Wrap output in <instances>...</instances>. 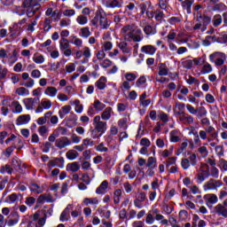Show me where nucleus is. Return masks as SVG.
Instances as JSON below:
<instances>
[{"label": "nucleus", "mask_w": 227, "mask_h": 227, "mask_svg": "<svg viewBox=\"0 0 227 227\" xmlns=\"http://www.w3.org/2000/svg\"><path fill=\"white\" fill-rule=\"evenodd\" d=\"M124 79L128 81V82H134V81L137 79V75L134 73H126L124 74Z\"/></svg>", "instance_id": "13d9d810"}, {"label": "nucleus", "mask_w": 227, "mask_h": 227, "mask_svg": "<svg viewBox=\"0 0 227 227\" xmlns=\"http://www.w3.org/2000/svg\"><path fill=\"white\" fill-rule=\"evenodd\" d=\"M93 127L91 130L90 137L92 139H100L104 136L105 132H107V122L102 121L100 115H96L93 119Z\"/></svg>", "instance_id": "7ed1b4c3"}, {"label": "nucleus", "mask_w": 227, "mask_h": 227, "mask_svg": "<svg viewBox=\"0 0 227 227\" xmlns=\"http://www.w3.org/2000/svg\"><path fill=\"white\" fill-rule=\"evenodd\" d=\"M180 136H182V134L180 133V130H178V129H174V130L170 131V133H169L170 142L171 143L180 142V139H181Z\"/></svg>", "instance_id": "5701e85b"}, {"label": "nucleus", "mask_w": 227, "mask_h": 227, "mask_svg": "<svg viewBox=\"0 0 227 227\" xmlns=\"http://www.w3.org/2000/svg\"><path fill=\"white\" fill-rule=\"evenodd\" d=\"M12 106L13 107V113L16 114H20L22 113V105L19 101H12Z\"/></svg>", "instance_id": "a18cd8bd"}, {"label": "nucleus", "mask_w": 227, "mask_h": 227, "mask_svg": "<svg viewBox=\"0 0 227 227\" xmlns=\"http://www.w3.org/2000/svg\"><path fill=\"white\" fill-rule=\"evenodd\" d=\"M70 145H72V141L67 137H61L55 141V146L59 148V150H63V148H67V146H70Z\"/></svg>", "instance_id": "ddd939ff"}, {"label": "nucleus", "mask_w": 227, "mask_h": 227, "mask_svg": "<svg viewBox=\"0 0 227 227\" xmlns=\"http://www.w3.org/2000/svg\"><path fill=\"white\" fill-rule=\"evenodd\" d=\"M96 152H99L100 153H107L109 152V148L106 147L104 143H100L95 147Z\"/></svg>", "instance_id": "bf43d9fd"}, {"label": "nucleus", "mask_w": 227, "mask_h": 227, "mask_svg": "<svg viewBox=\"0 0 227 227\" xmlns=\"http://www.w3.org/2000/svg\"><path fill=\"white\" fill-rule=\"evenodd\" d=\"M210 176V174H207L205 172H201L198 170L197 175L195 176L197 184H202Z\"/></svg>", "instance_id": "c85d7f7f"}, {"label": "nucleus", "mask_w": 227, "mask_h": 227, "mask_svg": "<svg viewBox=\"0 0 227 227\" xmlns=\"http://www.w3.org/2000/svg\"><path fill=\"white\" fill-rule=\"evenodd\" d=\"M104 109H106V104L100 102L98 99H95L93 104L89 106L87 114L89 116H93L98 114V113L104 111Z\"/></svg>", "instance_id": "423d86ee"}, {"label": "nucleus", "mask_w": 227, "mask_h": 227, "mask_svg": "<svg viewBox=\"0 0 227 227\" xmlns=\"http://www.w3.org/2000/svg\"><path fill=\"white\" fill-rule=\"evenodd\" d=\"M183 68H186V70H191L192 68V59H183L181 62Z\"/></svg>", "instance_id": "680f3d73"}, {"label": "nucleus", "mask_w": 227, "mask_h": 227, "mask_svg": "<svg viewBox=\"0 0 227 227\" xmlns=\"http://www.w3.org/2000/svg\"><path fill=\"white\" fill-rule=\"evenodd\" d=\"M145 223L146 224H153L155 223V218L153 217V215L152 214V211H149L145 217Z\"/></svg>", "instance_id": "338daca9"}, {"label": "nucleus", "mask_w": 227, "mask_h": 227, "mask_svg": "<svg viewBox=\"0 0 227 227\" xmlns=\"http://www.w3.org/2000/svg\"><path fill=\"white\" fill-rule=\"evenodd\" d=\"M123 6V0H112L111 8H121Z\"/></svg>", "instance_id": "774afa93"}, {"label": "nucleus", "mask_w": 227, "mask_h": 227, "mask_svg": "<svg viewBox=\"0 0 227 227\" xmlns=\"http://www.w3.org/2000/svg\"><path fill=\"white\" fill-rule=\"evenodd\" d=\"M26 22H27V19L24 18L20 20L19 22L14 23L12 27H10L9 31L11 33V36L12 37L20 36V35H22V31H24V28L22 27V26H24Z\"/></svg>", "instance_id": "0eeeda50"}, {"label": "nucleus", "mask_w": 227, "mask_h": 227, "mask_svg": "<svg viewBox=\"0 0 227 227\" xmlns=\"http://www.w3.org/2000/svg\"><path fill=\"white\" fill-rule=\"evenodd\" d=\"M67 171H70V173H77L81 169V165L79 162L74 161L72 163H68L66 167Z\"/></svg>", "instance_id": "393cba45"}, {"label": "nucleus", "mask_w": 227, "mask_h": 227, "mask_svg": "<svg viewBox=\"0 0 227 227\" xmlns=\"http://www.w3.org/2000/svg\"><path fill=\"white\" fill-rule=\"evenodd\" d=\"M76 22L79 26H86L88 24V17L81 14L77 16Z\"/></svg>", "instance_id": "09e8293b"}, {"label": "nucleus", "mask_w": 227, "mask_h": 227, "mask_svg": "<svg viewBox=\"0 0 227 227\" xmlns=\"http://www.w3.org/2000/svg\"><path fill=\"white\" fill-rule=\"evenodd\" d=\"M37 132L41 136V137H47L49 135V127L46 125L41 126L37 129Z\"/></svg>", "instance_id": "79ce46f5"}, {"label": "nucleus", "mask_w": 227, "mask_h": 227, "mask_svg": "<svg viewBox=\"0 0 227 227\" xmlns=\"http://www.w3.org/2000/svg\"><path fill=\"white\" fill-rule=\"evenodd\" d=\"M81 58H82V59L80 61L81 65L90 63V59L91 58V49L85 46L82 50H77L74 52V59H81Z\"/></svg>", "instance_id": "39448f33"}, {"label": "nucleus", "mask_w": 227, "mask_h": 227, "mask_svg": "<svg viewBox=\"0 0 227 227\" xmlns=\"http://www.w3.org/2000/svg\"><path fill=\"white\" fill-rule=\"evenodd\" d=\"M185 107L186 106L184 103H180V102L176 103V106L174 108L175 114H177V115L185 114L184 113V111H185Z\"/></svg>", "instance_id": "473e14b6"}, {"label": "nucleus", "mask_w": 227, "mask_h": 227, "mask_svg": "<svg viewBox=\"0 0 227 227\" xmlns=\"http://www.w3.org/2000/svg\"><path fill=\"white\" fill-rule=\"evenodd\" d=\"M72 204H68L67 207L62 211L59 216L60 223H67V221H70V212H72Z\"/></svg>", "instance_id": "dca6fc26"}, {"label": "nucleus", "mask_w": 227, "mask_h": 227, "mask_svg": "<svg viewBox=\"0 0 227 227\" xmlns=\"http://www.w3.org/2000/svg\"><path fill=\"white\" fill-rule=\"evenodd\" d=\"M43 201H46L47 203H52L54 201V198H52V195L51 194H42L38 197L37 202L43 203Z\"/></svg>", "instance_id": "72a5a7b5"}, {"label": "nucleus", "mask_w": 227, "mask_h": 227, "mask_svg": "<svg viewBox=\"0 0 227 227\" xmlns=\"http://www.w3.org/2000/svg\"><path fill=\"white\" fill-rule=\"evenodd\" d=\"M197 152L201 155V157L205 158L208 155V149H207V146L202 145L198 148Z\"/></svg>", "instance_id": "69168bd1"}, {"label": "nucleus", "mask_w": 227, "mask_h": 227, "mask_svg": "<svg viewBox=\"0 0 227 227\" xmlns=\"http://www.w3.org/2000/svg\"><path fill=\"white\" fill-rule=\"evenodd\" d=\"M224 56H226L224 53L223 52H214L213 54L209 55V61L214 62L216 61L217 59H220L221 58H224Z\"/></svg>", "instance_id": "37998d69"}, {"label": "nucleus", "mask_w": 227, "mask_h": 227, "mask_svg": "<svg viewBox=\"0 0 227 227\" xmlns=\"http://www.w3.org/2000/svg\"><path fill=\"white\" fill-rule=\"evenodd\" d=\"M117 47L122 54H130L132 52V46L127 43V40L117 43Z\"/></svg>", "instance_id": "4468645a"}, {"label": "nucleus", "mask_w": 227, "mask_h": 227, "mask_svg": "<svg viewBox=\"0 0 227 227\" xmlns=\"http://www.w3.org/2000/svg\"><path fill=\"white\" fill-rule=\"evenodd\" d=\"M139 9L141 15H145V13L147 19H153V17H155V13L153 12V10H152V4H150V2L140 4Z\"/></svg>", "instance_id": "9d476101"}, {"label": "nucleus", "mask_w": 227, "mask_h": 227, "mask_svg": "<svg viewBox=\"0 0 227 227\" xmlns=\"http://www.w3.org/2000/svg\"><path fill=\"white\" fill-rule=\"evenodd\" d=\"M59 168L63 169L65 168V158H55L48 162V168Z\"/></svg>", "instance_id": "2eb2a0df"}, {"label": "nucleus", "mask_w": 227, "mask_h": 227, "mask_svg": "<svg viewBox=\"0 0 227 227\" xmlns=\"http://www.w3.org/2000/svg\"><path fill=\"white\" fill-rule=\"evenodd\" d=\"M22 198V195L20 193H12L6 197V202L10 205H13V203H16V201H19Z\"/></svg>", "instance_id": "7c9ffc66"}, {"label": "nucleus", "mask_w": 227, "mask_h": 227, "mask_svg": "<svg viewBox=\"0 0 227 227\" xmlns=\"http://www.w3.org/2000/svg\"><path fill=\"white\" fill-rule=\"evenodd\" d=\"M71 38H72V43L75 45V47H78L79 49L82 47V39L77 37V35H72Z\"/></svg>", "instance_id": "864d4df0"}, {"label": "nucleus", "mask_w": 227, "mask_h": 227, "mask_svg": "<svg viewBox=\"0 0 227 227\" xmlns=\"http://www.w3.org/2000/svg\"><path fill=\"white\" fill-rule=\"evenodd\" d=\"M90 26L96 27V29H107L109 27L107 14L102 7H98L94 18L90 20Z\"/></svg>", "instance_id": "f03ea898"}, {"label": "nucleus", "mask_w": 227, "mask_h": 227, "mask_svg": "<svg viewBox=\"0 0 227 227\" xmlns=\"http://www.w3.org/2000/svg\"><path fill=\"white\" fill-rule=\"evenodd\" d=\"M218 168H220L222 173H224L227 171V160L224 159H220L218 161Z\"/></svg>", "instance_id": "052dcab7"}, {"label": "nucleus", "mask_w": 227, "mask_h": 227, "mask_svg": "<svg viewBox=\"0 0 227 227\" xmlns=\"http://www.w3.org/2000/svg\"><path fill=\"white\" fill-rule=\"evenodd\" d=\"M30 191L32 192H35V194H42V192H43V188L42 186H38L36 184H33L30 185Z\"/></svg>", "instance_id": "5fc2aeb1"}, {"label": "nucleus", "mask_w": 227, "mask_h": 227, "mask_svg": "<svg viewBox=\"0 0 227 227\" xmlns=\"http://www.w3.org/2000/svg\"><path fill=\"white\" fill-rule=\"evenodd\" d=\"M59 51L66 58L72 56V48H70V41L67 38H60L59 40Z\"/></svg>", "instance_id": "1a4fd4ad"}, {"label": "nucleus", "mask_w": 227, "mask_h": 227, "mask_svg": "<svg viewBox=\"0 0 227 227\" xmlns=\"http://www.w3.org/2000/svg\"><path fill=\"white\" fill-rule=\"evenodd\" d=\"M96 88L98 90H106V86H107V78L105 76H101L96 82H95Z\"/></svg>", "instance_id": "bb28decb"}, {"label": "nucleus", "mask_w": 227, "mask_h": 227, "mask_svg": "<svg viewBox=\"0 0 227 227\" xmlns=\"http://www.w3.org/2000/svg\"><path fill=\"white\" fill-rule=\"evenodd\" d=\"M109 189V181L104 180L99 186L96 189V194H106Z\"/></svg>", "instance_id": "4be33fe9"}, {"label": "nucleus", "mask_w": 227, "mask_h": 227, "mask_svg": "<svg viewBox=\"0 0 227 227\" xmlns=\"http://www.w3.org/2000/svg\"><path fill=\"white\" fill-rule=\"evenodd\" d=\"M168 74H169V68H168V67L166 66V64H161L159 67V72L158 74L160 77H166V75H168Z\"/></svg>", "instance_id": "ea45409f"}, {"label": "nucleus", "mask_w": 227, "mask_h": 227, "mask_svg": "<svg viewBox=\"0 0 227 227\" xmlns=\"http://www.w3.org/2000/svg\"><path fill=\"white\" fill-rule=\"evenodd\" d=\"M215 212L218 214V215H222V217H227V207L223 204H218L215 207Z\"/></svg>", "instance_id": "a878e982"}, {"label": "nucleus", "mask_w": 227, "mask_h": 227, "mask_svg": "<svg viewBox=\"0 0 227 227\" xmlns=\"http://www.w3.org/2000/svg\"><path fill=\"white\" fill-rule=\"evenodd\" d=\"M223 24V17L221 14H215L213 18V26L215 27H219Z\"/></svg>", "instance_id": "49530a36"}, {"label": "nucleus", "mask_w": 227, "mask_h": 227, "mask_svg": "<svg viewBox=\"0 0 227 227\" xmlns=\"http://www.w3.org/2000/svg\"><path fill=\"white\" fill-rule=\"evenodd\" d=\"M185 81L187 84H194L195 86H200V81L196 79L194 76L189 75L187 78H185Z\"/></svg>", "instance_id": "4d7b16f0"}, {"label": "nucleus", "mask_w": 227, "mask_h": 227, "mask_svg": "<svg viewBox=\"0 0 227 227\" xmlns=\"http://www.w3.org/2000/svg\"><path fill=\"white\" fill-rule=\"evenodd\" d=\"M145 168V176H154L155 169H157V158L153 156L149 157L146 160Z\"/></svg>", "instance_id": "6e6552de"}, {"label": "nucleus", "mask_w": 227, "mask_h": 227, "mask_svg": "<svg viewBox=\"0 0 227 227\" xmlns=\"http://www.w3.org/2000/svg\"><path fill=\"white\" fill-rule=\"evenodd\" d=\"M31 121V115L30 114H22L18 116L16 119V125L20 127V125H27Z\"/></svg>", "instance_id": "f3484780"}, {"label": "nucleus", "mask_w": 227, "mask_h": 227, "mask_svg": "<svg viewBox=\"0 0 227 227\" xmlns=\"http://www.w3.org/2000/svg\"><path fill=\"white\" fill-rule=\"evenodd\" d=\"M62 14L64 17L70 19L72 17H75V10L74 9H65L62 11Z\"/></svg>", "instance_id": "603ef678"}, {"label": "nucleus", "mask_w": 227, "mask_h": 227, "mask_svg": "<svg viewBox=\"0 0 227 227\" xmlns=\"http://www.w3.org/2000/svg\"><path fill=\"white\" fill-rule=\"evenodd\" d=\"M192 4H194V0H184L181 3L182 8L186 10L187 13H191Z\"/></svg>", "instance_id": "e433bc0d"}, {"label": "nucleus", "mask_w": 227, "mask_h": 227, "mask_svg": "<svg viewBox=\"0 0 227 227\" xmlns=\"http://www.w3.org/2000/svg\"><path fill=\"white\" fill-rule=\"evenodd\" d=\"M82 144L84 148H88V146H95V141L91 138H84Z\"/></svg>", "instance_id": "e2e57ef3"}, {"label": "nucleus", "mask_w": 227, "mask_h": 227, "mask_svg": "<svg viewBox=\"0 0 227 227\" xmlns=\"http://www.w3.org/2000/svg\"><path fill=\"white\" fill-rule=\"evenodd\" d=\"M71 111H72V106L70 105L62 106L59 111V116L60 120H63V118H65V115L68 114Z\"/></svg>", "instance_id": "2f4dec72"}, {"label": "nucleus", "mask_w": 227, "mask_h": 227, "mask_svg": "<svg viewBox=\"0 0 227 227\" xmlns=\"http://www.w3.org/2000/svg\"><path fill=\"white\" fill-rule=\"evenodd\" d=\"M219 187H223V182L221 180L209 179L203 184V189L207 191H216Z\"/></svg>", "instance_id": "9b49d317"}, {"label": "nucleus", "mask_w": 227, "mask_h": 227, "mask_svg": "<svg viewBox=\"0 0 227 227\" xmlns=\"http://www.w3.org/2000/svg\"><path fill=\"white\" fill-rule=\"evenodd\" d=\"M204 200L207 207H212V205H215V203H217L218 199H217V195L214 193H208L204 195Z\"/></svg>", "instance_id": "a211bd4d"}, {"label": "nucleus", "mask_w": 227, "mask_h": 227, "mask_svg": "<svg viewBox=\"0 0 227 227\" xmlns=\"http://www.w3.org/2000/svg\"><path fill=\"white\" fill-rule=\"evenodd\" d=\"M113 49V43L109 41H105L101 43V50H103L105 52H108L109 51H112Z\"/></svg>", "instance_id": "de8ad7c7"}, {"label": "nucleus", "mask_w": 227, "mask_h": 227, "mask_svg": "<svg viewBox=\"0 0 227 227\" xmlns=\"http://www.w3.org/2000/svg\"><path fill=\"white\" fill-rule=\"evenodd\" d=\"M42 0H25L23 2L24 8H28L27 16L31 18L40 10V3Z\"/></svg>", "instance_id": "20e7f679"}, {"label": "nucleus", "mask_w": 227, "mask_h": 227, "mask_svg": "<svg viewBox=\"0 0 227 227\" xmlns=\"http://www.w3.org/2000/svg\"><path fill=\"white\" fill-rule=\"evenodd\" d=\"M141 52L148 56H153L157 52V48L152 44L144 45L141 47Z\"/></svg>", "instance_id": "412c9836"}, {"label": "nucleus", "mask_w": 227, "mask_h": 227, "mask_svg": "<svg viewBox=\"0 0 227 227\" xmlns=\"http://www.w3.org/2000/svg\"><path fill=\"white\" fill-rule=\"evenodd\" d=\"M121 35L127 42H142L143 41V31L141 28H137L136 25H125L121 29Z\"/></svg>", "instance_id": "f257e3e1"}, {"label": "nucleus", "mask_w": 227, "mask_h": 227, "mask_svg": "<svg viewBox=\"0 0 227 227\" xmlns=\"http://www.w3.org/2000/svg\"><path fill=\"white\" fill-rule=\"evenodd\" d=\"M146 84V76H140L137 82H136V87L137 88H145V85Z\"/></svg>", "instance_id": "6e6d98bb"}, {"label": "nucleus", "mask_w": 227, "mask_h": 227, "mask_svg": "<svg viewBox=\"0 0 227 227\" xmlns=\"http://www.w3.org/2000/svg\"><path fill=\"white\" fill-rule=\"evenodd\" d=\"M73 104L74 106V111L78 114H81L82 113V111H84V106H82V104H81V100L75 99Z\"/></svg>", "instance_id": "a19ab883"}, {"label": "nucleus", "mask_w": 227, "mask_h": 227, "mask_svg": "<svg viewBox=\"0 0 227 227\" xmlns=\"http://www.w3.org/2000/svg\"><path fill=\"white\" fill-rule=\"evenodd\" d=\"M35 98H25L24 99V104L26 106L27 109H33V107H35Z\"/></svg>", "instance_id": "3c124183"}, {"label": "nucleus", "mask_w": 227, "mask_h": 227, "mask_svg": "<svg viewBox=\"0 0 227 227\" xmlns=\"http://www.w3.org/2000/svg\"><path fill=\"white\" fill-rule=\"evenodd\" d=\"M16 93L20 97H27L29 96V90L26 89L25 87H20L16 90Z\"/></svg>", "instance_id": "8fccbe9b"}, {"label": "nucleus", "mask_w": 227, "mask_h": 227, "mask_svg": "<svg viewBox=\"0 0 227 227\" xmlns=\"http://www.w3.org/2000/svg\"><path fill=\"white\" fill-rule=\"evenodd\" d=\"M213 70H214V67H212V65H210V63L205 60L202 61L200 75H207V74H212Z\"/></svg>", "instance_id": "aec40b11"}, {"label": "nucleus", "mask_w": 227, "mask_h": 227, "mask_svg": "<svg viewBox=\"0 0 227 227\" xmlns=\"http://www.w3.org/2000/svg\"><path fill=\"white\" fill-rule=\"evenodd\" d=\"M180 121L184 123V125H191V123H194V117L189 114H183L179 117Z\"/></svg>", "instance_id": "cd10ccee"}, {"label": "nucleus", "mask_w": 227, "mask_h": 227, "mask_svg": "<svg viewBox=\"0 0 227 227\" xmlns=\"http://www.w3.org/2000/svg\"><path fill=\"white\" fill-rule=\"evenodd\" d=\"M66 157L69 160H75V159H77V157H79V153H77V151L72 149L66 153Z\"/></svg>", "instance_id": "58836bf2"}, {"label": "nucleus", "mask_w": 227, "mask_h": 227, "mask_svg": "<svg viewBox=\"0 0 227 227\" xmlns=\"http://www.w3.org/2000/svg\"><path fill=\"white\" fill-rule=\"evenodd\" d=\"M51 107H52V101H51L49 98H43L35 109V113L38 114L42 113L43 111H49Z\"/></svg>", "instance_id": "f8f14e48"}, {"label": "nucleus", "mask_w": 227, "mask_h": 227, "mask_svg": "<svg viewBox=\"0 0 227 227\" xmlns=\"http://www.w3.org/2000/svg\"><path fill=\"white\" fill-rule=\"evenodd\" d=\"M44 95H46V97H50L51 98H54V97L58 95V89L54 86H48L44 90Z\"/></svg>", "instance_id": "b1692460"}, {"label": "nucleus", "mask_w": 227, "mask_h": 227, "mask_svg": "<svg viewBox=\"0 0 227 227\" xmlns=\"http://www.w3.org/2000/svg\"><path fill=\"white\" fill-rule=\"evenodd\" d=\"M32 60L36 65H43V63H45V57L43 55L36 52L34 54Z\"/></svg>", "instance_id": "f704fd0d"}, {"label": "nucleus", "mask_w": 227, "mask_h": 227, "mask_svg": "<svg viewBox=\"0 0 227 227\" xmlns=\"http://www.w3.org/2000/svg\"><path fill=\"white\" fill-rule=\"evenodd\" d=\"M98 203L99 200L97 198H84L82 200V205H84V207H90V205L97 207Z\"/></svg>", "instance_id": "c756f323"}, {"label": "nucleus", "mask_w": 227, "mask_h": 227, "mask_svg": "<svg viewBox=\"0 0 227 227\" xmlns=\"http://www.w3.org/2000/svg\"><path fill=\"white\" fill-rule=\"evenodd\" d=\"M199 171L206 174H210V167H208V164L201 162Z\"/></svg>", "instance_id": "0e129e2a"}, {"label": "nucleus", "mask_w": 227, "mask_h": 227, "mask_svg": "<svg viewBox=\"0 0 227 227\" xmlns=\"http://www.w3.org/2000/svg\"><path fill=\"white\" fill-rule=\"evenodd\" d=\"M80 36H82V38H90V36H91V31H90V27H84L81 28Z\"/></svg>", "instance_id": "c03bdc74"}, {"label": "nucleus", "mask_w": 227, "mask_h": 227, "mask_svg": "<svg viewBox=\"0 0 227 227\" xmlns=\"http://www.w3.org/2000/svg\"><path fill=\"white\" fill-rule=\"evenodd\" d=\"M150 129V127H152V122L150 121V117L145 116V118L144 119V121H141L139 124V128H138V132H141L142 129L145 128Z\"/></svg>", "instance_id": "4c0bfd02"}, {"label": "nucleus", "mask_w": 227, "mask_h": 227, "mask_svg": "<svg viewBox=\"0 0 227 227\" xmlns=\"http://www.w3.org/2000/svg\"><path fill=\"white\" fill-rule=\"evenodd\" d=\"M114 114V112L113 111V108L111 106H108L105 108V110L101 113V120L104 121H109L111 120V117Z\"/></svg>", "instance_id": "6ab92c4d"}, {"label": "nucleus", "mask_w": 227, "mask_h": 227, "mask_svg": "<svg viewBox=\"0 0 227 227\" xmlns=\"http://www.w3.org/2000/svg\"><path fill=\"white\" fill-rule=\"evenodd\" d=\"M123 194V192L121 191V189H116L114 192V205H118L120 203V201H121V195Z\"/></svg>", "instance_id": "c9c22d12"}]
</instances>
